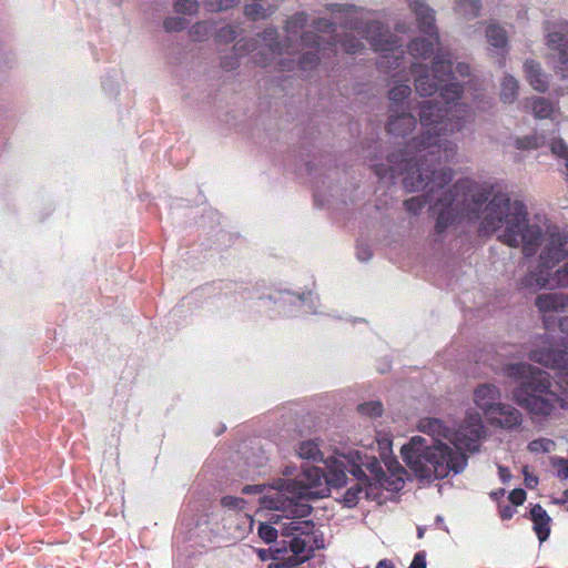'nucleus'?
<instances>
[{
    "mask_svg": "<svg viewBox=\"0 0 568 568\" xmlns=\"http://www.w3.org/2000/svg\"><path fill=\"white\" fill-rule=\"evenodd\" d=\"M484 235L495 234L501 243L523 250L525 256L534 255L542 246L538 272H530L523 280V286L539 290L546 286H568V253L564 265L552 276L548 271L564 256L566 237L544 227L528 216L526 205L519 200H511L505 193L495 194L486 204L479 223ZM560 329L568 334V316L560 317Z\"/></svg>",
    "mask_w": 568,
    "mask_h": 568,
    "instance_id": "nucleus-1",
    "label": "nucleus"
},
{
    "mask_svg": "<svg viewBox=\"0 0 568 568\" xmlns=\"http://www.w3.org/2000/svg\"><path fill=\"white\" fill-rule=\"evenodd\" d=\"M415 89L422 97H430L439 91L437 100L419 104L422 133L409 141V149L430 154L435 160L454 159L457 144L450 136L464 129L469 106L459 102L463 87L453 73L452 60L438 51L432 69L413 64Z\"/></svg>",
    "mask_w": 568,
    "mask_h": 568,
    "instance_id": "nucleus-2",
    "label": "nucleus"
},
{
    "mask_svg": "<svg viewBox=\"0 0 568 568\" xmlns=\"http://www.w3.org/2000/svg\"><path fill=\"white\" fill-rule=\"evenodd\" d=\"M417 428L429 435L434 444L426 445L425 438L414 436L400 453L412 471L427 480L462 473L467 466L465 452H477L486 434L481 416L476 412L467 413L456 432H450L440 419L430 417L420 419Z\"/></svg>",
    "mask_w": 568,
    "mask_h": 568,
    "instance_id": "nucleus-3",
    "label": "nucleus"
},
{
    "mask_svg": "<svg viewBox=\"0 0 568 568\" xmlns=\"http://www.w3.org/2000/svg\"><path fill=\"white\" fill-rule=\"evenodd\" d=\"M529 358L545 367L559 372L555 385L550 375L527 363L510 364L506 367L507 376L515 378L519 385L513 390V399L534 419H548L560 409L568 408V353L555 349L548 335L539 336Z\"/></svg>",
    "mask_w": 568,
    "mask_h": 568,
    "instance_id": "nucleus-4",
    "label": "nucleus"
},
{
    "mask_svg": "<svg viewBox=\"0 0 568 568\" xmlns=\"http://www.w3.org/2000/svg\"><path fill=\"white\" fill-rule=\"evenodd\" d=\"M307 21L308 18L306 13H295L285 22L284 43L275 42L276 30L270 28L256 39H242L237 41L234 45V51L239 55L246 54L254 51L257 43L263 42L272 58L284 54L288 57L280 61L283 69L291 70L293 69L292 64L297 63L298 69L302 71L312 70L322 58L329 57L331 53L337 52V43L333 36L336 30L329 21L318 19L314 22L313 28L316 32L326 34V38L313 34L312 32H302Z\"/></svg>",
    "mask_w": 568,
    "mask_h": 568,
    "instance_id": "nucleus-5",
    "label": "nucleus"
},
{
    "mask_svg": "<svg viewBox=\"0 0 568 568\" xmlns=\"http://www.w3.org/2000/svg\"><path fill=\"white\" fill-rule=\"evenodd\" d=\"M361 459L359 452H351L346 455H337L324 460L326 471L316 466L305 467L297 479L280 478L276 487L268 489L262 498L263 505L287 513L294 517H306L311 507L301 499L322 498L329 494V486L342 487L346 484V473H351L357 479L364 475V469L356 463Z\"/></svg>",
    "mask_w": 568,
    "mask_h": 568,
    "instance_id": "nucleus-6",
    "label": "nucleus"
},
{
    "mask_svg": "<svg viewBox=\"0 0 568 568\" xmlns=\"http://www.w3.org/2000/svg\"><path fill=\"white\" fill-rule=\"evenodd\" d=\"M425 153V151L409 149L408 142L400 155H392L387 164L375 165V172L381 180L392 182L397 175L404 174L403 183L407 191L427 190V194L413 196L404 202L406 210L413 214H417L427 202L433 201L435 194L442 191L453 178L450 169L435 168L452 159L439 161Z\"/></svg>",
    "mask_w": 568,
    "mask_h": 568,
    "instance_id": "nucleus-7",
    "label": "nucleus"
},
{
    "mask_svg": "<svg viewBox=\"0 0 568 568\" xmlns=\"http://www.w3.org/2000/svg\"><path fill=\"white\" fill-rule=\"evenodd\" d=\"M327 10L333 14L335 22L341 23L345 30L354 31L365 38L373 50L381 53L378 65L390 70L398 68L404 59L403 43L396 37L384 30L381 22L372 14L354 6L332 3Z\"/></svg>",
    "mask_w": 568,
    "mask_h": 568,
    "instance_id": "nucleus-8",
    "label": "nucleus"
},
{
    "mask_svg": "<svg viewBox=\"0 0 568 568\" xmlns=\"http://www.w3.org/2000/svg\"><path fill=\"white\" fill-rule=\"evenodd\" d=\"M490 195V186L468 179L456 182L442 193L433 206L437 214L435 229L444 232L456 217L475 220Z\"/></svg>",
    "mask_w": 568,
    "mask_h": 568,
    "instance_id": "nucleus-9",
    "label": "nucleus"
},
{
    "mask_svg": "<svg viewBox=\"0 0 568 568\" xmlns=\"http://www.w3.org/2000/svg\"><path fill=\"white\" fill-rule=\"evenodd\" d=\"M287 521L281 526L283 536L292 537L290 549L293 557V565H298L311 558L315 549L322 547L317 536L314 534V524L311 520H303V517H294L283 513Z\"/></svg>",
    "mask_w": 568,
    "mask_h": 568,
    "instance_id": "nucleus-10",
    "label": "nucleus"
},
{
    "mask_svg": "<svg viewBox=\"0 0 568 568\" xmlns=\"http://www.w3.org/2000/svg\"><path fill=\"white\" fill-rule=\"evenodd\" d=\"M409 8L416 16L417 26L420 32L427 38L414 39L409 47V53L415 59L429 58L438 44V32L435 24V12L423 0H408Z\"/></svg>",
    "mask_w": 568,
    "mask_h": 568,
    "instance_id": "nucleus-11",
    "label": "nucleus"
},
{
    "mask_svg": "<svg viewBox=\"0 0 568 568\" xmlns=\"http://www.w3.org/2000/svg\"><path fill=\"white\" fill-rule=\"evenodd\" d=\"M355 460L362 469L365 466L369 471V476L364 471V475L358 479L359 481H367L369 486H379L390 491H398L404 487L403 474L405 470L397 462L392 466V469L387 468L388 475L383 470L376 457H366V463L362 457L361 459L355 457Z\"/></svg>",
    "mask_w": 568,
    "mask_h": 568,
    "instance_id": "nucleus-12",
    "label": "nucleus"
},
{
    "mask_svg": "<svg viewBox=\"0 0 568 568\" xmlns=\"http://www.w3.org/2000/svg\"><path fill=\"white\" fill-rule=\"evenodd\" d=\"M544 31L547 47L557 51L561 68L568 70V22L564 20L547 21Z\"/></svg>",
    "mask_w": 568,
    "mask_h": 568,
    "instance_id": "nucleus-13",
    "label": "nucleus"
},
{
    "mask_svg": "<svg viewBox=\"0 0 568 568\" xmlns=\"http://www.w3.org/2000/svg\"><path fill=\"white\" fill-rule=\"evenodd\" d=\"M416 118L412 114V109L389 108V115L386 123V130L394 136H405L416 128Z\"/></svg>",
    "mask_w": 568,
    "mask_h": 568,
    "instance_id": "nucleus-14",
    "label": "nucleus"
},
{
    "mask_svg": "<svg viewBox=\"0 0 568 568\" xmlns=\"http://www.w3.org/2000/svg\"><path fill=\"white\" fill-rule=\"evenodd\" d=\"M500 390L493 384H480L474 390V403L480 408L485 416H493L496 413L497 406L501 404Z\"/></svg>",
    "mask_w": 568,
    "mask_h": 568,
    "instance_id": "nucleus-15",
    "label": "nucleus"
},
{
    "mask_svg": "<svg viewBox=\"0 0 568 568\" xmlns=\"http://www.w3.org/2000/svg\"><path fill=\"white\" fill-rule=\"evenodd\" d=\"M491 425L507 430H514L521 426L524 417L520 410L509 404H499L496 413L487 417Z\"/></svg>",
    "mask_w": 568,
    "mask_h": 568,
    "instance_id": "nucleus-16",
    "label": "nucleus"
},
{
    "mask_svg": "<svg viewBox=\"0 0 568 568\" xmlns=\"http://www.w3.org/2000/svg\"><path fill=\"white\" fill-rule=\"evenodd\" d=\"M524 110H529L532 116L537 120H556L559 114V108L542 97H531L523 100L521 102Z\"/></svg>",
    "mask_w": 568,
    "mask_h": 568,
    "instance_id": "nucleus-17",
    "label": "nucleus"
},
{
    "mask_svg": "<svg viewBox=\"0 0 568 568\" xmlns=\"http://www.w3.org/2000/svg\"><path fill=\"white\" fill-rule=\"evenodd\" d=\"M524 72L527 82L535 91L545 93L548 90V75L542 71V68L538 62L534 60L525 61Z\"/></svg>",
    "mask_w": 568,
    "mask_h": 568,
    "instance_id": "nucleus-18",
    "label": "nucleus"
},
{
    "mask_svg": "<svg viewBox=\"0 0 568 568\" xmlns=\"http://www.w3.org/2000/svg\"><path fill=\"white\" fill-rule=\"evenodd\" d=\"M567 303V296L556 292L540 294L535 302L538 311L542 314L561 312L566 308Z\"/></svg>",
    "mask_w": 568,
    "mask_h": 568,
    "instance_id": "nucleus-19",
    "label": "nucleus"
},
{
    "mask_svg": "<svg viewBox=\"0 0 568 568\" xmlns=\"http://www.w3.org/2000/svg\"><path fill=\"white\" fill-rule=\"evenodd\" d=\"M393 85L388 91V99L390 101L389 108L412 109L407 99L410 97L412 90L407 83H402L398 75L394 77Z\"/></svg>",
    "mask_w": 568,
    "mask_h": 568,
    "instance_id": "nucleus-20",
    "label": "nucleus"
},
{
    "mask_svg": "<svg viewBox=\"0 0 568 568\" xmlns=\"http://www.w3.org/2000/svg\"><path fill=\"white\" fill-rule=\"evenodd\" d=\"M530 515L534 523V530L538 539L542 542L549 537L551 519L540 505H535L530 510Z\"/></svg>",
    "mask_w": 568,
    "mask_h": 568,
    "instance_id": "nucleus-21",
    "label": "nucleus"
},
{
    "mask_svg": "<svg viewBox=\"0 0 568 568\" xmlns=\"http://www.w3.org/2000/svg\"><path fill=\"white\" fill-rule=\"evenodd\" d=\"M519 93V82L510 74H505L500 82L499 99L501 102L511 104L514 103Z\"/></svg>",
    "mask_w": 568,
    "mask_h": 568,
    "instance_id": "nucleus-22",
    "label": "nucleus"
},
{
    "mask_svg": "<svg viewBox=\"0 0 568 568\" xmlns=\"http://www.w3.org/2000/svg\"><path fill=\"white\" fill-rule=\"evenodd\" d=\"M296 453L298 457L313 462H324V454L320 449V445L317 440L308 439L301 442L296 447ZM327 458L326 460H329Z\"/></svg>",
    "mask_w": 568,
    "mask_h": 568,
    "instance_id": "nucleus-23",
    "label": "nucleus"
},
{
    "mask_svg": "<svg viewBox=\"0 0 568 568\" xmlns=\"http://www.w3.org/2000/svg\"><path fill=\"white\" fill-rule=\"evenodd\" d=\"M486 38L491 47L500 49L503 51H505L508 44V39L505 29L495 22H490L487 26Z\"/></svg>",
    "mask_w": 568,
    "mask_h": 568,
    "instance_id": "nucleus-24",
    "label": "nucleus"
},
{
    "mask_svg": "<svg viewBox=\"0 0 568 568\" xmlns=\"http://www.w3.org/2000/svg\"><path fill=\"white\" fill-rule=\"evenodd\" d=\"M545 144V136L541 134L532 133L525 136H517L514 141V145L520 151H530L539 149Z\"/></svg>",
    "mask_w": 568,
    "mask_h": 568,
    "instance_id": "nucleus-25",
    "label": "nucleus"
},
{
    "mask_svg": "<svg viewBox=\"0 0 568 568\" xmlns=\"http://www.w3.org/2000/svg\"><path fill=\"white\" fill-rule=\"evenodd\" d=\"M376 443L381 459L387 468L392 469V466L396 464V460L392 458V439L388 435H379Z\"/></svg>",
    "mask_w": 568,
    "mask_h": 568,
    "instance_id": "nucleus-26",
    "label": "nucleus"
},
{
    "mask_svg": "<svg viewBox=\"0 0 568 568\" xmlns=\"http://www.w3.org/2000/svg\"><path fill=\"white\" fill-rule=\"evenodd\" d=\"M480 9L479 0H456L455 2V11L468 19L477 17Z\"/></svg>",
    "mask_w": 568,
    "mask_h": 568,
    "instance_id": "nucleus-27",
    "label": "nucleus"
},
{
    "mask_svg": "<svg viewBox=\"0 0 568 568\" xmlns=\"http://www.w3.org/2000/svg\"><path fill=\"white\" fill-rule=\"evenodd\" d=\"M213 27V23L210 21H200L194 23L189 30L191 40L194 42H203L207 40L212 34Z\"/></svg>",
    "mask_w": 568,
    "mask_h": 568,
    "instance_id": "nucleus-28",
    "label": "nucleus"
},
{
    "mask_svg": "<svg viewBox=\"0 0 568 568\" xmlns=\"http://www.w3.org/2000/svg\"><path fill=\"white\" fill-rule=\"evenodd\" d=\"M276 8L274 6H268L267 8L263 7L260 3H253L245 6V16L253 19H266L275 12Z\"/></svg>",
    "mask_w": 568,
    "mask_h": 568,
    "instance_id": "nucleus-29",
    "label": "nucleus"
},
{
    "mask_svg": "<svg viewBox=\"0 0 568 568\" xmlns=\"http://www.w3.org/2000/svg\"><path fill=\"white\" fill-rule=\"evenodd\" d=\"M555 448L556 443L550 438L544 437L531 440L527 446L531 454H548L554 452Z\"/></svg>",
    "mask_w": 568,
    "mask_h": 568,
    "instance_id": "nucleus-30",
    "label": "nucleus"
},
{
    "mask_svg": "<svg viewBox=\"0 0 568 568\" xmlns=\"http://www.w3.org/2000/svg\"><path fill=\"white\" fill-rule=\"evenodd\" d=\"M173 7L176 13L195 16L199 12L200 3L197 0H174Z\"/></svg>",
    "mask_w": 568,
    "mask_h": 568,
    "instance_id": "nucleus-31",
    "label": "nucleus"
},
{
    "mask_svg": "<svg viewBox=\"0 0 568 568\" xmlns=\"http://www.w3.org/2000/svg\"><path fill=\"white\" fill-rule=\"evenodd\" d=\"M358 412L361 415L375 418L379 417L383 414V405L378 400H371L367 403H363L358 406Z\"/></svg>",
    "mask_w": 568,
    "mask_h": 568,
    "instance_id": "nucleus-32",
    "label": "nucleus"
},
{
    "mask_svg": "<svg viewBox=\"0 0 568 568\" xmlns=\"http://www.w3.org/2000/svg\"><path fill=\"white\" fill-rule=\"evenodd\" d=\"M240 3V0H205L204 4L211 12L229 10Z\"/></svg>",
    "mask_w": 568,
    "mask_h": 568,
    "instance_id": "nucleus-33",
    "label": "nucleus"
},
{
    "mask_svg": "<svg viewBox=\"0 0 568 568\" xmlns=\"http://www.w3.org/2000/svg\"><path fill=\"white\" fill-rule=\"evenodd\" d=\"M341 48L346 53H357L364 49V44L355 39L353 34H345V38L341 41Z\"/></svg>",
    "mask_w": 568,
    "mask_h": 568,
    "instance_id": "nucleus-34",
    "label": "nucleus"
},
{
    "mask_svg": "<svg viewBox=\"0 0 568 568\" xmlns=\"http://www.w3.org/2000/svg\"><path fill=\"white\" fill-rule=\"evenodd\" d=\"M275 487H276V481L274 483V485H272L270 487H266L264 485H246L243 487L242 493L243 494H261L262 496L260 497V505L263 508L276 510L275 508L266 507L262 503V498L264 497L265 494L268 493V489L275 488Z\"/></svg>",
    "mask_w": 568,
    "mask_h": 568,
    "instance_id": "nucleus-35",
    "label": "nucleus"
},
{
    "mask_svg": "<svg viewBox=\"0 0 568 568\" xmlns=\"http://www.w3.org/2000/svg\"><path fill=\"white\" fill-rule=\"evenodd\" d=\"M236 38V31L232 26H225L217 30L215 40L219 43H230Z\"/></svg>",
    "mask_w": 568,
    "mask_h": 568,
    "instance_id": "nucleus-36",
    "label": "nucleus"
},
{
    "mask_svg": "<svg viewBox=\"0 0 568 568\" xmlns=\"http://www.w3.org/2000/svg\"><path fill=\"white\" fill-rule=\"evenodd\" d=\"M186 27V21L181 17H169L163 22V28L168 32L182 31Z\"/></svg>",
    "mask_w": 568,
    "mask_h": 568,
    "instance_id": "nucleus-37",
    "label": "nucleus"
},
{
    "mask_svg": "<svg viewBox=\"0 0 568 568\" xmlns=\"http://www.w3.org/2000/svg\"><path fill=\"white\" fill-rule=\"evenodd\" d=\"M258 536L266 542L271 544L277 538V529L273 526L262 523L258 526Z\"/></svg>",
    "mask_w": 568,
    "mask_h": 568,
    "instance_id": "nucleus-38",
    "label": "nucleus"
},
{
    "mask_svg": "<svg viewBox=\"0 0 568 568\" xmlns=\"http://www.w3.org/2000/svg\"><path fill=\"white\" fill-rule=\"evenodd\" d=\"M221 505L229 509L241 510L244 508L245 501L240 497L224 496L221 498Z\"/></svg>",
    "mask_w": 568,
    "mask_h": 568,
    "instance_id": "nucleus-39",
    "label": "nucleus"
},
{
    "mask_svg": "<svg viewBox=\"0 0 568 568\" xmlns=\"http://www.w3.org/2000/svg\"><path fill=\"white\" fill-rule=\"evenodd\" d=\"M509 500L515 506L523 505L524 501L526 500V491L524 489H520V488L514 489L509 494Z\"/></svg>",
    "mask_w": 568,
    "mask_h": 568,
    "instance_id": "nucleus-40",
    "label": "nucleus"
},
{
    "mask_svg": "<svg viewBox=\"0 0 568 568\" xmlns=\"http://www.w3.org/2000/svg\"><path fill=\"white\" fill-rule=\"evenodd\" d=\"M361 494L367 495L368 493L364 491L361 487H357V489L355 491V489L352 487V488H349L347 490L346 496H345V500L348 504L355 503V500L358 498V495H361Z\"/></svg>",
    "mask_w": 568,
    "mask_h": 568,
    "instance_id": "nucleus-41",
    "label": "nucleus"
},
{
    "mask_svg": "<svg viewBox=\"0 0 568 568\" xmlns=\"http://www.w3.org/2000/svg\"><path fill=\"white\" fill-rule=\"evenodd\" d=\"M409 568H426V556L424 552H417L413 561L409 566Z\"/></svg>",
    "mask_w": 568,
    "mask_h": 568,
    "instance_id": "nucleus-42",
    "label": "nucleus"
},
{
    "mask_svg": "<svg viewBox=\"0 0 568 568\" xmlns=\"http://www.w3.org/2000/svg\"><path fill=\"white\" fill-rule=\"evenodd\" d=\"M558 477L561 479H568V459H558Z\"/></svg>",
    "mask_w": 568,
    "mask_h": 568,
    "instance_id": "nucleus-43",
    "label": "nucleus"
},
{
    "mask_svg": "<svg viewBox=\"0 0 568 568\" xmlns=\"http://www.w3.org/2000/svg\"><path fill=\"white\" fill-rule=\"evenodd\" d=\"M221 64L222 67L225 69V70H234L235 68L239 67L240 62H239V59L237 58H231L230 60L224 58L222 61H221Z\"/></svg>",
    "mask_w": 568,
    "mask_h": 568,
    "instance_id": "nucleus-44",
    "label": "nucleus"
},
{
    "mask_svg": "<svg viewBox=\"0 0 568 568\" xmlns=\"http://www.w3.org/2000/svg\"><path fill=\"white\" fill-rule=\"evenodd\" d=\"M456 73L462 77V78H466V77H469L470 75V68L468 64L466 63H457L456 65Z\"/></svg>",
    "mask_w": 568,
    "mask_h": 568,
    "instance_id": "nucleus-45",
    "label": "nucleus"
},
{
    "mask_svg": "<svg viewBox=\"0 0 568 568\" xmlns=\"http://www.w3.org/2000/svg\"><path fill=\"white\" fill-rule=\"evenodd\" d=\"M498 473H499L500 480L503 483H507L511 477L510 471L507 467L498 466Z\"/></svg>",
    "mask_w": 568,
    "mask_h": 568,
    "instance_id": "nucleus-46",
    "label": "nucleus"
},
{
    "mask_svg": "<svg viewBox=\"0 0 568 568\" xmlns=\"http://www.w3.org/2000/svg\"><path fill=\"white\" fill-rule=\"evenodd\" d=\"M525 484L529 488H534L538 484V478L536 476L529 475L527 470H525Z\"/></svg>",
    "mask_w": 568,
    "mask_h": 568,
    "instance_id": "nucleus-47",
    "label": "nucleus"
},
{
    "mask_svg": "<svg viewBox=\"0 0 568 568\" xmlns=\"http://www.w3.org/2000/svg\"><path fill=\"white\" fill-rule=\"evenodd\" d=\"M515 510L511 506H505L500 508V517L503 519H510L514 515Z\"/></svg>",
    "mask_w": 568,
    "mask_h": 568,
    "instance_id": "nucleus-48",
    "label": "nucleus"
},
{
    "mask_svg": "<svg viewBox=\"0 0 568 568\" xmlns=\"http://www.w3.org/2000/svg\"><path fill=\"white\" fill-rule=\"evenodd\" d=\"M357 257L361 261H367L371 257V252L367 247H359L357 250Z\"/></svg>",
    "mask_w": 568,
    "mask_h": 568,
    "instance_id": "nucleus-49",
    "label": "nucleus"
},
{
    "mask_svg": "<svg viewBox=\"0 0 568 568\" xmlns=\"http://www.w3.org/2000/svg\"><path fill=\"white\" fill-rule=\"evenodd\" d=\"M255 62L261 64V65H266L268 64V59L267 58H264L263 57V52L262 51H258L256 54H255Z\"/></svg>",
    "mask_w": 568,
    "mask_h": 568,
    "instance_id": "nucleus-50",
    "label": "nucleus"
},
{
    "mask_svg": "<svg viewBox=\"0 0 568 568\" xmlns=\"http://www.w3.org/2000/svg\"><path fill=\"white\" fill-rule=\"evenodd\" d=\"M376 568H393V565L390 561L383 559L377 564Z\"/></svg>",
    "mask_w": 568,
    "mask_h": 568,
    "instance_id": "nucleus-51",
    "label": "nucleus"
},
{
    "mask_svg": "<svg viewBox=\"0 0 568 568\" xmlns=\"http://www.w3.org/2000/svg\"><path fill=\"white\" fill-rule=\"evenodd\" d=\"M424 532H425V529H424V528H422V527H419V528L417 529V537H418V538H423V537H424Z\"/></svg>",
    "mask_w": 568,
    "mask_h": 568,
    "instance_id": "nucleus-52",
    "label": "nucleus"
},
{
    "mask_svg": "<svg viewBox=\"0 0 568 568\" xmlns=\"http://www.w3.org/2000/svg\"><path fill=\"white\" fill-rule=\"evenodd\" d=\"M396 30H397L398 32H406V29H405L404 24H400V23H398V24L396 26Z\"/></svg>",
    "mask_w": 568,
    "mask_h": 568,
    "instance_id": "nucleus-53",
    "label": "nucleus"
},
{
    "mask_svg": "<svg viewBox=\"0 0 568 568\" xmlns=\"http://www.w3.org/2000/svg\"><path fill=\"white\" fill-rule=\"evenodd\" d=\"M275 552H276L275 558H276V559H280V554L282 552V550H281V549H276V550H275Z\"/></svg>",
    "mask_w": 568,
    "mask_h": 568,
    "instance_id": "nucleus-54",
    "label": "nucleus"
},
{
    "mask_svg": "<svg viewBox=\"0 0 568 568\" xmlns=\"http://www.w3.org/2000/svg\"><path fill=\"white\" fill-rule=\"evenodd\" d=\"M260 556H261L262 559H265V550H261L260 551Z\"/></svg>",
    "mask_w": 568,
    "mask_h": 568,
    "instance_id": "nucleus-55",
    "label": "nucleus"
},
{
    "mask_svg": "<svg viewBox=\"0 0 568 568\" xmlns=\"http://www.w3.org/2000/svg\"><path fill=\"white\" fill-rule=\"evenodd\" d=\"M565 495L568 497V489L565 491Z\"/></svg>",
    "mask_w": 568,
    "mask_h": 568,
    "instance_id": "nucleus-56",
    "label": "nucleus"
}]
</instances>
